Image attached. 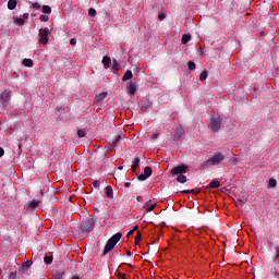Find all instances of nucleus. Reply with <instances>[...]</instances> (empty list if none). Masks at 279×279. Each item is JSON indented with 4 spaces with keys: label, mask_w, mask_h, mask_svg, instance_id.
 Returning a JSON list of instances; mask_svg holds the SVG:
<instances>
[{
    "label": "nucleus",
    "mask_w": 279,
    "mask_h": 279,
    "mask_svg": "<svg viewBox=\"0 0 279 279\" xmlns=\"http://www.w3.org/2000/svg\"><path fill=\"white\" fill-rule=\"evenodd\" d=\"M174 138H175V141H180V140L184 138V130L177 129L175 133H174Z\"/></svg>",
    "instance_id": "ddd939ff"
},
{
    "label": "nucleus",
    "mask_w": 279,
    "mask_h": 279,
    "mask_svg": "<svg viewBox=\"0 0 279 279\" xmlns=\"http://www.w3.org/2000/svg\"><path fill=\"white\" fill-rule=\"evenodd\" d=\"M77 136H78V138H84V136H86V133H84V131H82V130H78Z\"/></svg>",
    "instance_id": "2f4dec72"
},
{
    "label": "nucleus",
    "mask_w": 279,
    "mask_h": 279,
    "mask_svg": "<svg viewBox=\"0 0 279 279\" xmlns=\"http://www.w3.org/2000/svg\"><path fill=\"white\" fill-rule=\"evenodd\" d=\"M9 278H10V279H16V272H11V274L9 275Z\"/></svg>",
    "instance_id": "4c0bfd02"
},
{
    "label": "nucleus",
    "mask_w": 279,
    "mask_h": 279,
    "mask_svg": "<svg viewBox=\"0 0 279 279\" xmlns=\"http://www.w3.org/2000/svg\"><path fill=\"white\" fill-rule=\"evenodd\" d=\"M151 138H158V134H153Z\"/></svg>",
    "instance_id": "3c124183"
},
{
    "label": "nucleus",
    "mask_w": 279,
    "mask_h": 279,
    "mask_svg": "<svg viewBox=\"0 0 279 279\" xmlns=\"http://www.w3.org/2000/svg\"><path fill=\"white\" fill-rule=\"evenodd\" d=\"M50 35H51V31L49 28H40L39 29V43H41V45H47L49 43Z\"/></svg>",
    "instance_id": "423d86ee"
},
{
    "label": "nucleus",
    "mask_w": 279,
    "mask_h": 279,
    "mask_svg": "<svg viewBox=\"0 0 279 279\" xmlns=\"http://www.w3.org/2000/svg\"><path fill=\"white\" fill-rule=\"evenodd\" d=\"M23 16L24 19H29V13H24Z\"/></svg>",
    "instance_id": "de8ad7c7"
},
{
    "label": "nucleus",
    "mask_w": 279,
    "mask_h": 279,
    "mask_svg": "<svg viewBox=\"0 0 279 279\" xmlns=\"http://www.w3.org/2000/svg\"><path fill=\"white\" fill-rule=\"evenodd\" d=\"M124 186H125L126 189H130V187L132 186V183L126 182V183L124 184Z\"/></svg>",
    "instance_id": "a18cd8bd"
},
{
    "label": "nucleus",
    "mask_w": 279,
    "mask_h": 279,
    "mask_svg": "<svg viewBox=\"0 0 279 279\" xmlns=\"http://www.w3.org/2000/svg\"><path fill=\"white\" fill-rule=\"evenodd\" d=\"M122 236H123V233L118 232L107 241V244L105 245V248H104V256H106V254H108V253L112 252V250H114V246L117 245V243H119L121 241Z\"/></svg>",
    "instance_id": "f03ea898"
},
{
    "label": "nucleus",
    "mask_w": 279,
    "mask_h": 279,
    "mask_svg": "<svg viewBox=\"0 0 279 279\" xmlns=\"http://www.w3.org/2000/svg\"><path fill=\"white\" fill-rule=\"evenodd\" d=\"M12 92L10 89H4L1 95H0V104L2 105L3 108H8L10 106V99H11V94Z\"/></svg>",
    "instance_id": "39448f33"
},
{
    "label": "nucleus",
    "mask_w": 279,
    "mask_h": 279,
    "mask_svg": "<svg viewBox=\"0 0 279 279\" xmlns=\"http://www.w3.org/2000/svg\"><path fill=\"white\" fill-rule=\"evenodd\" d=\"M23 265L24 267H32V262H25Z\"/></svg>",
    "instance_id": "79ce46f5"
},
{
    "label": "nucleus",
    "mask_w": 279,
    "mask_h": 279,
    "mask_svg": "<svg viewBox=\"0 0 279 279\" xmlns=\"http://www.w3.org/2000/svg\"><path fill=\"white\" fill-rule=\"evenodd\" d=\"M43 13L44 14H51V7L43 5Z\"/></svg>",
    "instance_id": "393cba45"
},
{
    "label": "nucleus",
    "mask_w": 279,
    "mask_h": 279,
    "mask_svg": "<svg viewBox=\"0 0 279 279\" xmlns=\"http://www.w3.org/2000/svg\"><path fill=\"white\" fill-rule=\"evenodd\" d=\"M51 279H62V274L61 272H58V274H54Z\"/></svg>",
    "instance_id": "72a5a7b5"
},
{
    "label": "nucleus",
    "mask_w": 279,
    "mask_h": 279,
    "mask_svg": "<svg viewBox=\"0 0 279 279\" xmlns=\"http://www.w3.org/2000/svg\"><path fill=\"white\" fill-rule=\"evenodd\" d=\"M106 195L107 197L109 198H112L114 196V191L112 190V186H107V190H106Z\"/></svg>",
    "instance_id": "f3484780"
},
{
    "label": "nucleus",
    "mask_w": 279,
    "mask_h": 279,
    "mask_svg": "<svg viewBox=\"0 0 279 279\" xmlns=\"http://www.w3.org/2000/svg\"><path fill=\"white\" fill-rule=\"evenodd\" d=\"M111 62H112V59H110V57H104L102 58L104 66H106V68L110 66Z\"/></svg>",
    "instance_id": "a211bd4d"
},
{
    "label": "nucleus",
    "mask_w": 279,
    "mask_h": 279,
    "mask_svg": "<svg viewBox=\"0 0 279 279\" xmlns=\"http://www.w3.org/2000/svg\"><path fill=\"white\" fill-rule=\"evenodd\" d=\"M119 169H120V170L123 169V166H120Z\"/></svg>",
    "instance_id": "5fc2aeb1"
},
{
    "label": "nucleus",
    "mask_w": 279,
    "mask_h": 279,
    "mask_svg": "<svg viewBox=\"0 0 279 279\" xmlns=\"http://www.w3.org/2000/svg\"><path fill=\"white\" fill-rule=\"evenodd\" d=\"M182 193H185V194L195 193V190H184Z\"/></svg>",
    "instance_id": "a19ab883"
},
{
    "label": "nucleus",
    "mask_w": 279,
    "mask_h": 279,
    "mask_svg": "<svg viewBox=\"0 0 279 279\" xmlns=\"http://www.w3.org/2000/svg\"><path fill=\"white\" fill-rule=\"evenodd\" d=\"M177 182H180V184H185V182H186V175L180 174V175L177 178Z\"/></svg>",
    "instance_id": "4be33fe9"
},
{
    "label": "nucleus",
    "mask_w": 279,
    "mask_h": 279,
    "mask_svg": "<svg viewBox=\"0 0 279 279\" xmlns=\"http://www.w3.org/2000/svg\"><path fill=\"white\" fill-rule=\"evenodd\" d=\"M148 178H151V167L149 166L144 168V173L140 174L137 180H140V182H145Z\"/></svg>",
    "instance_id": "6e6552de"
},
{
    "label": "nucleus",
    "mask_w": 279,
    "mask_h": 279,
    "mask_svg": "<svg viewBox=\"0 0 279 279\" xmlns=\"http://www.w3.org/2000/svg\"><path fill=\"white\" fill-rule=\"evenodd\" d=\"M44 263H45L46 265H51V264L53 263V257H52V256H46V257L44 258Z\"/></svg>",
    "instance_id": "b1692460"
},
{
    "label": "nucleus",
    "mask_w": 279,
    "mask_h": 279,
    "mask_svg": "<svg viewBox=\"0 0 279 279\" xmlns=\"http://www.w3.org/2000/svg\"><path fill=\"white\" fill-rule=\"evenodd\" d=\"M3 154H5V150H3V148L0 147V158H2Z\"/></svg>",
    "instance_id": "37998d69"
},
{
    "label": "nucleus",
    "mask_w": 279,
    "mask_h": 279,
    "mask_svg": "<svg viewBox=\"0 0 279 279\" xmlns=\"http://www.w3.org/2000/svg\"><path fill=\"white\" fill-rule=\"evenodd\" d=\"M275 260H279V248H277V254L275 256Z\"/></svg>",
    "instance_id": "c03bdc74"
},
{
    "label": "nucleus",
    "mask_w": 279,
    "mask_h": 279,
    "mask_svg": "<svg viewBox=\"0 0 279 279\" xmlns=\"http://www.w3.org/2000/svg\"><path fill=\"white\" fill-rule=\"evenodd\" d=\"M187 66H189L190 71H195V69H196L195 62H193V61H189Z\"/></svg>",
    "instance_id": "bb28decb"
},
{
    "label": "nucleus",
    "mask_w": 279,
    "mask_h": 279,
    "mask_svg": "<svg viewBox=\"0 0 279 279\" xmlns=\"http://www.w3.org/2000/svg\"><path fill=\"white\" fill-rule=\"evenodd\" d=\"M39 19L43 23H47L49 21V15H40Z\"/></svg>",
    "instance_id": "c756f323"
},
{
    "label": "nucleus",
    "mask_w": 279,
    "mask_h": 279,
    "mask_svg": "<svg viewBox=\"0 0 279 279\" xmlns=\"http://www.w3.org/2000/svg\"><path fill=\"white\" fill-rule=\"evenodd\" d=\"M138 165H141V159L138 157H135L132 161V166L131 169L133 172L136 171V169H138Z\"/></svg>",
    "instance_id": "4468645a"
},
{
    "label": "nucleus",
    "mask_w": 279,
    "mask_h": 279,
    "mask_svg": "<svg viewBox=\"0 0 279 279\" xmlns=\"http://www.w3.org/2000/svg\"><path fill=\"white\" fill-rule=\"evenodd\" d=\"M191 40V35H183L182 36V45H186Z\"/></svg>",
    "instance_id": "a878e982"
},
{
    "label": "nucleus",
    "mask_w": 279,
    "mask_h": 279,
    "mask_svg": "<svg viewBox=\"0 0 279 279\" xmlns=\"http://www.w3.org/2000/svg\"><path fill=\"white\" fill-rule=\"evenodd\" d=\"M158 17H159V21H165V19H167V15H165V13H160Z\"/></svg>",
    "instance_id": "c9c22d12"
},
{
    "label": "nucleus",
    "mask_w": 279,
    "mask_h": 279,
    "mask_svg": "<svg viewBox=\"0 0 279 279\" xmlns=\"http://www.w3.org/2000/svg\"><path fill=\"white\" fill-rule=\"evenodd\" d=\"M23 64H24V66L32 68V66H34V61L32 59H24Z\"/></svg>",
    "instance_id": "aec40b11"
},
{
    "label": "nucleus",
    "mask_w": 279,
    "mask_h": 279,
    "mask_svg": "<svg viewBox=\"0 0 279 279\" xmlns=\"http://www.w3.org/2000/svg\"><path fill=\"white\" fill-rule=\"evenodd\" d=\"M107 97H108V93L102 92V93L96 95L95 102L100 104V101H104V99H106Z\"/></svg>",
    "instance_id": "f8f14e48"
},
{
    "label": "nucleus",
    "mask_w": 279,
    "mask_h": 279,
    "mask_svg": "<svg viewBox=\"0 0 279 279\" xmlns=\"http://www.w3.org/2000/svg\"><path fill=\"white\" fill-rule=\"evenodd\" d=\"M32 5L34 10H40V3L34 2Z\"/></svg>",
    "instance_id": "f704fd0d"
},
{
    "label": "nucleus",
    "mask_w": 279,
    "mask_h": 279,
    "mask_svg": "<svg viewBox=\"0 0 279 279\" xmlns=\"http://www.w3.org/2000/svg\"><path fill=\"white\" fill-rule=\"evenodd\" d=\"M128 93L129 95H134L136 93V82L131 81L128 86Z\"/></svg>",
    "instance_id": "9b49d317"
},
{
    "label": "nucleus",
    "mask_w": 279,
    "mask_h": 279,
    "mask_svg": "<svg viewBox=\"0 0 279 279\" xmlns=\"http://www.w3.org/2000/svg\"><path fill=\"white\" fill-rule=\"evenodd\" d=\"M88 14H89V16H97V10L90 8V9L88 10Z\"/></svg>",
    "instance_id": "c85d7f7f"
},
{
    "label": "nucleus",
    "mask_w": 279,
    "mask_h": 279,
    "mask_svg": "<svg viewBox=\"0 0 279 279\" xmlns=\"http://www.w3.org/2000/svg\"><path fill=\"white\" fill-rule=\"evenodd\" d=\"M70 45H77V39L72 38V39L70 40Z\"/></svg>",
    "instance_id": "58836bf2"
},
{
    "label": "nucleus",
    "mask_w": 279,
    "mask_h": 279,
    "mask_svg": "<svg viewBox=\"0 0 279 279\" xmlns=\"http://www.w3.org/2000/svg\"><path fill=\"white\" fill-rule=\"evenodd\" d=\"M277 184H278V182L276 181V179H270L268 182L269 189H276Z\"/></svg>",
    "instance_id": "5701e85b"
},
{
    "label": "nucleus",
    "mask_w": 279,
    "mask_h": 279,
    "mask_svg": "<svg viewBox=\"0 0 279 279\" xmlns=\"http://www.w3.org/2000/svg\"><path fill=\"white\" fill-rule=\"evenodd\" d=\"M8 8H9V10H15L16 9V0H9Z\"/></svg>",
    "instance_id": "6ab92c4d"
},
{
    "label": "nucleus",
    "mask_w": 279,
    "mask_h": 279,
    "mask_svg": "<svg viewBox=\"0 0 279 279\" xmlns=\"http://www.w3.org/2000/svg\"><path fill=\"white\" fill-rule=\"evenodd\" d=\"M138 243H141V233L135 238V244L138 245Z\"/></svg>",
    "instance_id": "e433bc0d"
},
{
    "label": "nucleus",
    "mask_w": 279,
    "mask_h": 279,
    "mask_svg": "<svg viewBox=\"0 0 279 279\" xmlns=\"http://www.w3.org/2000/svg\"><path fill=\"white\" fill-rule=\"evenodd\" d=\"M157 204L154 203V201H148L144 204L143 208L146 210V213H151L154 208H156Z\"/></svg>",
    "instance_id": "1a4fd4ad"
},
{
    "label": "nucleus",
    "mask_w": 279,
    "mask_h": 279,
    "mask_svg": "<svg viewBox=\"0 0 279 279\" xmlns=\"http://www.w3.org/2000/svg\"><path fill=\"white\" fill-rule=\"evenodd\" d=\"M15 21L17 22V25H25V20L22 17H15Z\"/></svg>",
    "instance_id": "7c9ffc66"
},
{
    "label": "nucleus",
    "mask_w": 279,
    "mask_h": 279,
    "mask_svg": "<svg viewBox=\"0 0 279 279\" xmlns=\"http://www.w3.org/2000/svg\"><path fill=\"white\" fill-rule=\"evenodd\" d=\"M201 82L208 80V71H203L199 75Z\"/></svg>",
    "instance_id": "412c9836"
},
{
    "label": "nucleus",
    "mask_w": 279,
    "mask_h": 279,
    "mask_svg": "<svg viewBox=\"0 0 279 279\" xmlns=\"http://www.w3.org/2000/svg\"><path fill=\"white\" fill-rule=\"evenodd\" d=\"M120 278H125V275L124 274L120 275Z\"/></svg>",
    "instance_id": "864d4df0"
},
{
    "label": "nucleus",
    "mask_w": 279,
    "mask_h": 279,
    "mask_svg": "<svg viewBox=\"0 0 279 279\" xmlns=\"http://www.w3.org/2000/svg\"><path fill=\"white\" fill-rule=\"evenodd\" d=\"M221 186V183L218 180H214L209 184V189H219Z\"/></svg>",
    "instance_id": "dca6fc26"
},
{
    "label": "nucleus",
    "mask_w": 279,
    "mask_h": 279,
    "mask_svg": "<svg viewBox=\"0 0 279 279\" xmlns=\"http://www.w3.org/2000/svg\"><path fill=\"white\" fill-rule=\"evenodd\" d=\"M126 256H132V252L126 251Z\"/></svg>",
    "instance_id": "8fccbe9b"
},
{
    "label": "nucleus",
    "mask_w": 279,
    "mask_h": 279,
    "mask_svg": "<svg viewBox=\"0 0 279 279\" xmlns=\"http://www.w3.org/2000/svg\"><path fill=\"white\" fill-rule=\"evenodd\" d=\"M221 117L213 116L208 123V129L210 132H219V130H221Z\"/></svg>",
    "instance_id": "20e7f679"
},
{
    "label": "nucleus",
    "mask_w": 279,
    "mask_h": 279,
    "mask_svg": "<svg viewBox=\"0 0 279 279\" xmlns=\"http://www.w3.org/2000/svg\"><path fill=\"white\" fill-rule=\"evenodd\" d=\"M240 204H241V206H243V204H245V202H243V201H240Z\"/></svg>",
    "instance_id": "603ef678"
},
{
    "label": "nucleus",
    "mask_w": 279,
    "mask_h": 279,
    "mask_svg": "<svg viewBox=\"0 0 279 279\" xmlns=\"http://www.w3.org/2000/svg\"><path fill=\"white\" fill-rule=\"evenodd\" d=\"M94 229H95V219L93 218L85 219L80 227V231L82 232V234H88V232H92V230Z\"/></svg>",
    "instance_id": "7ed1b4c3"
},
{
    "label": "nucleus",
    "mask_w": 279,
    "mask_h": 279,
    "mask_svg": "<svg viewBox=\"0 0 279 279\" xmlns=\"http://www.w3.org/2000/svg\"><path fill=\"white\" fill-rule=\"evenodd\" d=\"M93 185L95 186V189H99V181H94Z\"/></svg>",
    "instance_id": "ea45409f"
},
{
    "label": "nucleus",
    "mask_w": 279,
    "mask_h": 279,
    "mask_svg": "<svg viewBox=\"0 0 279 279\" xmlns=\"http://www.w3.org/2000/svg\"><path fill=\"white\" fill-rule=\"evenodd\" d=\"M189 171V166L181 165L177 166L171 170L172 175H180L182 173H186Z\"/></svg>",
    "instance_id": "0eeeda50"
},
{
    "label": "nucleus",
    "mask_w": 279,
    "mask_h": 279,
    "mask_svg": "<svg viewBox=\"0 0 279 279\" xmlns=\"http://www.w3.org/2000/svg\"><path fill=\"white\" fill-rule=\"evenodd\" d=\"M136 199L137 202H143V196H137Z\"/></svg>",
    "instance_id": "09e8293b"
},
{
    "label": "nucleus",
    "mask_w": 279,
    "mask_h": 279,
    "mask_svg": "<svg viewBox=\"0 0 279 279\" xmlns=\"http://www.w3.org/2000/svg\"><path fill=\"white\" fill-rule=\"evenodd\" d=\"M136 230H138V225L134 226L133 229L128 232L126 236H132Z\"/></svg>",
    "instance_id": "cd10ccee"
},
{
    "label": "nucleus",
    "mask_w": 279,
    "mask_h": 279,
    "mask_svg": "<svg viewBox=\"0 0 279 279\" xmlns=\"http://www.w3.org/2000/svg\"><path fill=\"white\" fill-rule=\"evenodd\" d=\"M70 279H80V275H74V276H72V278H70Z\"/></svg>",
    "instance_id": "49530a36"
},
{
    "label": "nucleus",
    "mask_w": 279,
    "mask_h": 279,
    "mask_svg": "<svg viewBox=\"0 0 279 279\" xmlns=\"http://www.w3.org/2000/svg\"><path fill=\"white\" fill-rule=\"evenodd\" d=\"M121 141V135L116 136L112 141L107 144V149H114L117 147V143Z\"/></svg>",
    "instance_id": "9d476101"
},
{
    "label": "nucleus",
    "mask_w": 279,
    "mask_h": 279,
    "mask_svg": "<svg viewBox=\"0 0 279 279\" xmlns=\"http://www.w3.org/2000/svg\"><path fill=\"white\" fill-rule=\"evenodd\" d=\"M132 77H133L132 70H128V71L124 73L122 80H123V82H128V80H132Z\"/></svg>",
    "instance_id": "2eb2a0df"
},
{
    "label": "nucleus",
    "mask_w": 279,
    "mask_h": 279,
    "mask_svg": "<svg viewBox=\"0 0 279 279\" xmlns=\"http://www.w3.org/2000/svg\"><path fill=\"white\" fill-rule=\"evenodd\" d=\"M29 206H31V208H37L38 202H37V201H32V202L29 203Z\"/></svg>",
    "instance_id": "473e14b6"
},
{
    "label": "nucleus",
    "mask_w": 279,
    "mask_h": 279,
    "mask_svg": "<svg viewBox=\"0 0 279 279\" xmlns=\"http://www.w3.org/2000/svg\"><path fill=\"white\" fill-rule=\"evenodd\" d=\"M226 160V155L222 153H214V155L205 161L202 167H217V165H221Z\"/></svg>",
    "instance_id": "f257e3e1"
}]
</instances>
